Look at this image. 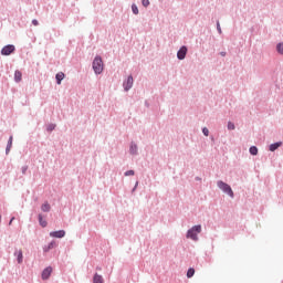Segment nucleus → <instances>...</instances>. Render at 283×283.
I'll list each match as a JSON object with an SVG mask.
<instances>
[{"label":"nucleus","mask_w":283,"mask_h":283,"mask_svg":"<svg viewBox=\"0 0 283 283\" xmlns=\"http://www.w3.org/2000/svg\"><path fill=\"white\" fill-rule=\"evenodd\" d=\"M198 233H202L201 224H197V226H193L192 228H190L187 231L186 238L193 240L195 242H198Z\"/></svg>","instance_id":"nucleus-1"},{"label":"nucleus","mask_w":283,"mask_h":283,"mask_svg":"<svg viewBox=\"0 0 283 283\" xmlns=\"http://www.w3.org/2000/svg\"><path fill=\"white\" fill-rule=\"evenodd\" d=\"M217 187L220 189L223 193H227L230 198H235V193H233V189L231 186L222 180L217 181Z\"/></svg>","instance_id":"nucleus-2"},{"label":"nucleus","mask_w":283,"mask_h":283,"mask_svg":"<svg viewBox=\"0 0 283 283\" xmlns=\"http://www.w3.org/2000/svg\"><path fill=\"white\" fill-rule=\"evenodd\" d=\"M92 69L95 74H103L104 64H103V57L101 55H96L92 63Z\"/></svg>","instance_id":"nucleus-3"},{"label":"nucleus","mask_w":283,"mask_h":283,"mask_svg":"<svg viewBox=\"0 0 283 283\" xmlns=\"http://www.w3.org/2000/svg\"><path fill=\"white\" fill-rule=\"evenodd\" d=\"M17 50L14 44H7L1 49L2 56H10V54H13V52Z\"/></svg>","instance_id":"nucleus-4"},{"label":"nucleus","mask_w":283,"mask_h":283,"mask_svg":"<svg viewBox=\"0 0 283 283\" xmlns=\"http://www.w3.org/2000/svg\"><path fill=\"white\" fill-rule=\"evenodd\" d=\"M187 52H189V49L187 48V45H182L177 51V59H178V61H185V59H187Z\"/></svg>","instance_id":"nucleus-5"},{"label":"nucleus","mask_w":283,"mask_h":283,"mask_svg":"<svg viewBox=\"0 0 283 283\" xmlns=\"http://www.w3.org/2000/svg\"><path fill=\"white\" fill-rule=\"evenodd\" d=\"M124 92H129L134 87V76L129 75L123 83Z\"/></svg>","instance_id":"nucleus-6"},{"label":"nucleus","mask_w":283,"mask_h":283,"mask_svg":"<svg viewBox=\"0 0 283 283\" xmlns=\"http://www.w3.org/2000/svg\"><path fill=\"white\" fill-rule=\"evenodd\" d=\"M129 154L130 156H138V145L134 142L130 143Z\"/></svg>","instance_id":"nucleus-7"},{"label":"nucleus","mask_w":283,"mask_h":283,"mask_svg":"<svg viewBox=\"0 0 283 283\" xmlns=\"http://www.w3.org/2000/svg\"><path fill=\"white\" fill-rule=\"evenodd\" d=\"M51 238H65V230H57V231H52L50 232Z\"/></svg>","instance_id":"nucleus-8"},{"label":"nucleus","mask_w":283,"mask_h":283,"mask_svg":"<svg viewBox=\"0 0 283 283\" xmlns=\"http://www.w3.org/2000/svg\"><path fill=\"white\" fill-rule=\"evenodd\" d=\"M50 275H52V266H48L42 271V280H50Z\"/></svg>","instance_id":"nucleus-9"},{"label":"nucleus","mask_w":283,"mask_h":283,"mask_svg":"<svg viewBox=\"0 0 283 283\" xmlns=\"http://www.w3.org/2000/svg\"><path fill=\"white\" fill-rule=\"evenodd\" d=\"M282 146V142L273 143L269 146V151H277L280 147Z\"/></svg>","instance_id":"nucleus-10"},{"label":"nucleus","mask_w":283,"mask_h":283,"mask_svg":"<svg viewBox=\"0 0 283 283\" xmlns=\"http://www.w3.org/2000/svg\"><path fill=\"white\" fill-rule=\"evenodd\" d=\"M22 78H23V73H21V71L17 70L14 72V82L21 83Z\"/></svg>","instance_id":"nucleus-11"},{"label":"nucleus","mask_w":283,"mask_h":283,"mask_svg":"<svg viewBox=\"0 0 283 283\" xmlns=\"http://www.w3.org/2000/svg\"><path fill=\"white\" fill-rule=\"evenodd\" d=\"M51 209H52V206H50V203L48 201H45L41 206V211H43L44 213H50Z\"/></svg>","instance_id":"nucleus-12"},{"label":"nucleus","mask_w":283,"mask_h":283,"mask_svg":"<svg viewBox=\"0 0 283 283\" xmlns=\"http://www.w3.org/2000/svg\"><path fill=\"white\" fill-rule=\"evenodd\" d=\"M14 255H17V262L18 264H23V251L19 250L18 252H14Z\"/></svg>","instance_id":"nucleus-13"},{"label":"nucleus","mask_w":283,"mask_h":283,"mask_svg":"<svg viewBox=\"0 0 283 283\" xmlns=\"http://www.w3.org/2000/svg\"><path fill=\"white\" fill-rule=\"evenodd\" d=\"M93 283H105L103 275L95 273L93 276Z\"/></svg>","instance_id":"nucleus-14"},{"label":"nucleus","mask_w":283,"mask_h":283,"mask_svg":"<svg viewBox=\"0 0 283 283\" xmlns=\"http://www.w3.org/2000/svg\"><path fill=\"white\" fill-rule=\"evenodd\" d=\"M63 78H65V73L60 72L55 75V80H56V84L61 85V83H63Z\"/></svg>","instance_id":"nucleus-15"},{"label":"nucleus","mask_w":283,"mask_h":283,"mask_svg":"<svg viewBox=\"0 0 283 283\" xmlns=\"http://www.w3.org/2000/svg\"><path fill=\"white\" fill-rule=\"evenodd\" d=\"M38 220H39L40 227H42L43 229H45V227H48V221L43 219V214L40 213L38 216Z\"/></svg>","instance_id":"nucleus-16"},{"label":"nucleus","mask_w":283,"mask_h":283,"mask_svg":"<svg viewBox=\"0 0 283 283\" xmlns=\"http://www.w3.org/2000/svg\"><path fill=\"white\" fill-rule=\"evenodd\" d=\"M12 140H13V137L10 136L9 139H8V143H7V147H6V155L8 156V154H10V150L12 149Z\"/></svg>","instance_id":"nucleus-17"},{"label":"nucleus","mask_w":283,"mask_h":283,"mask_svg":"<svg viewBox=\"0 0 283 283\" xmlns=\"http://www.w3.org/2000/svg\"><path fill=\"white\" fill-rule=\"evenodd\" d=\"M276 52L283 56V42L276 44Z\"/></svg>","instance_id":"nucleus-18"},{"label":"nucleus","mask_w":283,"mask_h":283,"mask_svg":"<svg viewBox=\"0 0 283 283\" xmlns=\"http://www.w3.org/2000/svg\"><path fill=\"white\" fill-rule=\"evenodd\" d=\"M193 275H196V270L193 268H189L187 271V277L191 279Z\"/></svg>","instance_id":"nucleus-19"},{"label":"nucleus","mask_w":283,"mask_h":283,"mask_svg":"<svg viewBox=\"0 0 283 283\" xmlns=\"http://www.w3.org/2000/svg\"><path fill=\"white\" fill-rule=\"evenodd\" d=\"M249 153L251 154V156H258V148L255 146H251L249 148Z\"/></svg>","instance_id":"nucleus-20"},{"label":"nucleus","mask_w":283,"mask_h":283,"mask_svg":"<svg viewBox=\"0 0 283 283\" xmlns=\"http://www.w3.org/2000/svg\"><path fill=\"white\" fill-rule=\"evenodd\" d=\"M54 129H56V124H49L46 126V132H49V133L54 132Z\"/></svg>","instance_id":"nucleus-21"},{"label":"nucleus","mask_w":283,"mask_h":283,"mask_svg":"<svg viewBox=\"0 0 283 283\" xmlns=\"http://www.w3.org/2000/svg\"><path fill=\"white\" fill-rule=\"evenodd\" d=\"M54 247H56V243H55L54 241H52V242H50V243L48 244V248L44 249V251H45V252L51 251V249H54Z\"/></svg>","instance_id":"nucleus-22"},{"label":"nucleus","mask_w":283,"mask_h":283,"mask_svg":"<svg viewBox=\"0 0 283 283\" xmlns=\"http://www.w3.org/2000/svg\"><path fill=\"white\" fill-rule=\"evenodd\" d=\"M132 12H133V14H138V6H136V3H133L132 4Z\"/></svg>","instance_id":"nucleus-23"},{"label":"nucleus","mask_w":283,"mask_h":283,"mask_svg":"<svg viewBox=\"0 0 283 283\" xmlns=\"http://www.w3.org/2000/svg\"><path fill=\"white\" fill-rule=\"evenodd\" d=\"M228 129L229 132H233V129H235V124H233L232 122H228Z\"/></svg>","instance_id":"nucleus-24"},{"label":"nucleus","mask_w":283,"mask_h":283,"mask_svg":"<svg viewBox=\"0 0 283 283\" xmlns=\"http://www.w3.org/2000/svg\"><path fill=\"white\" fill-rule=\"evenodd\" d=\"M217 32L222 34V28L220 27V20H217Z\"/></svg>","instance_id":"nucleus-25"},{"label":"nucleus","mask_w":283,"mask_h":283,"mask_svg":"<svg viewBox=\"0 0 283 283\" xmlns=\"http://www.w3.org/2000/svg\"><path fill=\"white\" fill-rule=\"evenodd\" d=\"M149 0H142V6H144V8H149Z\"/></svg>","instance_id":"nucleus-26"},{"label":"nucleus","mask_w":283,"mask_h":283,"mask_svg":"<svg viewBox=\"0 0 283 283\" xmlns=\"http://www.w3.org/2000/svg\"><path fill=\"white\" fill-rule=\"evenodd\" d=\"M136 174L134 170H127L124 172V176H134Z\"/></svg>","instance_id":"nucleus-27"},{"label":"nucleus","mask_w":283,"mask_h":283,"mask_svg":"<svg viewBox=\"0 0 283 283\" xmlns=\"http://www.w3.org/2000/svg\"><path fill=\"white\" fill-rule=\"evenodd\" d=\"M202 134H203V136H209V128L203 127L202 128Z\"/></svg>","instance_id":"nucleus-28"},{"label":"nucleus","mask_w":283,"mask_h":283,"mask_svg":"<svg viewBox=\"0 0 283 283\" xmlns=\"http://www.w3.org/2000/svg\"><path fill=\"white\" fill-rule=\"evenodd\" d=\"M21 171L23 176H25V174L28 172V166H22Z\"/></svg>","instance_id":"nucleus-29"},{"label":"nucleus","mask_w":283,"mask_h":283,"mask_svg":"<svg viewBox=\"0 0 283 283\" xmlns=\"http://www.w3.org/2000/svg\"><path fill=\"white\" fill-rule=\"evenodd\" d=\"M136 189H138V181H136L134 188L132 189V193H134V191H136Z\"/></svg>","instance_id":"nucleus-30"},{"label":"nucleus","mask_w":283,"mask_h":283,"mask_svg":"<svg viewBox=\"0 0 283 283\" xmlns=\"http://www.w3.org/2000/svg\"><path fill=\"white\" fill-rule=\"evenodd\" d=\"M32 25H39V20L33 19V20H32Z\"/></svg>","instance_id":"nucleus-31"},{"label":"nucleus","mask_w":283,"mask_h":283,"mask_svg":"<svg viewBox=\"0 0 283 283\" xmlns=\"http://www.w3.org/2000/svg\"><path fill=\"white\" fill-rule=\"evenodd\" d=\"M220 56H227V52L221 51V52H220Z\"/></svg>","instance_id":"nucleus-32"},{"label":"nucleus","mask_w":283,"mask_h":283,"mask_svg":"<svg viewBox=\"0 0 283 283\" xmlns=\"http://www.w3.org/2000/svg\"><path fill=\"white\" fill-rule=\"evenodd\" d=\"M12 222H14V217L10 219L9 224H12Z\"/></svg>","instance_id":"nucleus-33"},{"label":"nucleus","mask_w":283,"mask_h":283,"mask_svg":"<svg viewBox=\"0 0 283 283\" xmlns=\"http://www.w3.org/2000/svg\"><path fill=\"white\" fill-rule=\"evenodd\" d=\"M195 180L200 181V180H202V178L196 177Z\"/></svg>","instance_id":"nucleus-34"},{"label":"nucleus","mask_w":283,"mask_h":283,"mask_svg":"<svg viewBox=\"0 0 283 283\" xmlns=\"http://www.w3.org/2000/svg\"><path fill=\"white\" fill-rule=\"evenodd\" d=\"M145 105H146V107H149V103L148 102H145Z\"/></svg>","instance_id":"nucleus-35"},{"label":"nucleus","mask_w":283,"mask_h":283,"mask_svg":"<svg viewBox=\"0 0 283 283\" xmlns=\"http://www.w3.org/2000/svg\"><path fill=\"white\" fill-rule=\"evenodd\" d=\"M96 271H101V268H99V266H97V268H96Z\"/></svg>","instance_id":"nucleus-36"},{"label":"nucleus","mask_w":283,"mask_h":283,"mask_svg":"<svg viewBox=\"0 0 283 283\" xmlns=\"http://www.w3.org/2000/svg\"><path fill=\"white\" fill-rule=\"evenodd\" d=\"M211 140H212V142L216 140V139L213 138V136H211Z\"/></svg>","instance_id":"nucleus-37"},{"label":"nucleus","mask_w":283,"mask_h":283,"mask_svg":"<svg viewBox=\"0 0 283 283\" xmlns=\"http://www.w3.org/2000/svg\"><path fill=\"white\" fill-rule=\"evenodd\" d=\"M0 222H1V214H0Z\"/></svg>","instance_id":"nucleus-38"}]
</instances>
